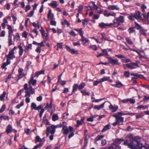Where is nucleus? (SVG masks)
Wrapping results in <instances>:
<instances>
[{
	"instance_id": "7ed1b4c3",
	"label": "nucleus",
	"mask_w": 149,
	"mask_h": 149,
	"mask_svg": "<svg viewBox=\"0 0 149 149\" xmlns=\"http://www.w3.org/2000/svg\"><path fill=\"white\" fill-rule=\"evenodd\" d=\"M24 88L25 90L26 93L25 96L30 97L31 94H33L35 93V90L33 88L31 85L28 86V84L27 83L25 84L24 85Z\"/></svg>"
},
{
	"instance_id": "338daca9",
	"label": "nucleus",
	"mask_w": 149,
	"mask_h": 149,
	"mask_svg": "<svg viewBox=\"0 0 149 149\" xmlns=\"http://www.w3.org/2000/svg\"><path fill=\"white\" fill-rule=\"evenodd\" d=\"M32 49V44H29L28 46H27V47L26 48V49L27 50H29V49Z\"/></svg>"
},
{
	"instance_id": "a878e982",
	"label": "nucleus",
	"mask_w": 149,
	"mask_h": 149,
	"mask_svg": "<svg viewBox=\"0 0 149 149\" xmlns=\"http://www.w3.org/2000/svg\"><path fill=\"white\" fill-rule=\"evenodd\" d=\"M148 108V106L147 105H140L138 106L137 107V109H146Z\"/></svg>"
},
{
	"instance_id": "0eeeda50",
	"label": "nucleus",
	"mask_w": 149,
	"mask_h": 149,
	"mask_svg": "<svg viewBox=\"0 0 149 149\" xmlns=\"http://www.w3.org/2000/svg\"><path fill=\"white\" fill-rule=\"evenodd\" d=\"M16 47H15L10 51L8 54L6 56L7 61H10V59L15 58V56L14 55V51Z\"/></svg>"
},
{
	"instance_id": "774afa93",
	"label": "nucleus",
	"mask_w": 149,
	"mask_h": 149,
	"mask_svg": "<svg viewBox=\"0 0 149 149\" xmlns=\"http://www.w3.org/2000/svg\"><path fill=\"white\" fill-rule=\"evenodd\" d=\"M148 100H149V96L147 95H145L143 97V101H145Z\"/></svg>"
},
{
	"instance_id": "c85d7f7f",
	"label": "nucleus",
	"mask_w": 149,
	"mask_h": 149,
	"mask_svg": "<svg viewBox=\"0 0 149 149\" xmlns=\"http://www.w3.org/2000/svg\"><path fill=\"white\" fill-rule=\"evenodd\" d=\"M18 47L19 50V55L22 56L23 53V49L21 45H19Z\"/></svg>"
},
{
	"instance_id": "69168bd1",
	"label": "nucleus",
	"mask_w": 149,
	"mask_h": 149,
	"mask_svg": "<svg viewBox=\"0 0 149 149\" xmlns=\"http://www.w3.org/2000/svg\"><path fill=\"white\" fill-rule=\"evenodd\" d=\"M69 34L70 35H71L73 36H76V34H75L74 32L72 31L69 32Z\"/></svg>"
},
{
	"instance_id": "f03ea898",
	"label": "nucleus",
	"mask_w": 149,
	"mask_h": 149,
	"mask_svg": "<svg viewBox=\"0 0 149 149\" xmlns=\"http://www.w3.org/2000/svg\"><path fill=\"white\" fill-rule=\"evenodd\" d=\"M124 17L120 16L118 18H115L113 21V23H110L109 24L104 23L103 22L99 24L100 27L102 28H104L107 26H110L113 25L116 27H118L121 24L124 22Z\"/></svg>"
},
{
	"instance_id": "603ef678",
	"label": "nucleus",
	"mask_w": 149,
	"mask_h": 149,
	"mask_svg": "<svg viewBox=\"0 0 149 149\" xmlns=\"http://www.w3.org/2000/svg\"><path fill=\"white\" fill-rule=\"evenodd\" d=\"M128 101L132 104H134L135 102V100L134 99L129 98Z\"/></svg>"
},
{
	"instance_id": "aec40b11",
	"label": "nucleus",
	"mask_w": 149,
	"mask_h": 149,
	"mask_svg": "<svg viewBox=\"0 0 149 149\" xmlns=\"http://www.w3.org/2000/svg\"><path fill=\"white\" fill-rule=\"evenodd\" d=\"M12 126L11 125H9L7 127V129L6 130V132L8 134L12 131Z\"/></svg>"
},
{
	"instance_id": "f8f14e48",
	"label": "nucleus",
	"mask_w": 149,
	"mask_h": 149,
	"mask_svg": "<svg viewBox=\"0 0 149 149\" xmlns=\"http://www.w3.org/2000/svg\"><path fill=\"white\" fill-rule=\"evenodd\" d=\"M109 109L112 110L113 112H116L118 109V106L114 105L113 106L111 104L109 106Z\"/></svg>"
},
{
	"instance_id": "2eb2a0df",
	"label": "nucleus",
	"mask_w": 149,
	"mask_h": 149,
	"mask_svg": "<svg viewBox=\"0 0 149 149\" xmlns=\"http://www.w3.org/2000/svg\"><path fill=\"white\" fill-rule=\"evenodd\" d=\"M47 18L50 20H52L53 19L54 15L52 13L51 10H49V11L47 15Z\"/></svg>"
},
{
	"instance_id": "a18cd8bd",
	"label": "nucleus",
	"mask_w": 149,
	"mask_h": 149,
	"mask_svg": "<svg viewBox=\"0 0 149 149\" xmlns=\"http://www.w3.org/2000/svg\"><path fill=\"white\" fill-rule=\"evenodd\" d=\"M85 86V84L84 83L82 82L78 86V89L79 90L82 89V88L84 87Z\"/></svg>"
},
{
	"instance_id": "ea45409f",
	"label": "nucleus",
	"mask_w": 149,
	"mask_h": 149,
	"mask_svg": "<svg viewBox=\"0 0 149 149\" xmlns=\"http://www.w3.org/2000/svg\"><path fill=\"white\" fill-rule=\"evenodd\" d=\"M24 104V102L23 101H22L19 104L17 105L16 107V108L17 109H19L20 108L23 106Z\"/></svg>"
},
{
	"instance_id": "de8ad7c7",
	"label": "nucleus",
	"mask_w": 149,
	"mask_h": 149,
	"mask_svg": "<svg viewBox=\"0 0 149 149\" xmlns=\"http://www.w3.org/2000/svg\"><path fill=\"white\" fill-rule=\"evenodd\" d=\"M135 27L137 29H141V26L136 22H135Z\"/></svg>"
},
{
	"instance_id": "4d7b16f0",
	"label": "nucleus",
	"mask_w": 149,
	"mask_h": 149,
	"mask_svg": "<svg viewBox=\"0 0 149 149\" xmlns=\"http://www.w3.org/2000/svg\"><path fill=\"white\" fill-rule=\"evenodd\" d=\"M24 76V74L23 73H19V74L18 75V77L19 79H20L22 77Z\"/></svg>"
},
{
	"instance_id": "cd10ccee",
	"label": "nucleus",
	"mask_w": 149,
	"mask_h": 149,
	"mask_svg": "<svg viewBox=\"0 0 149 149\" xmlns=\"http://www.w3.org/2000/svg\"><path fill=\"white\" fill-rule=\"evenodd\" d=\"M10 63V61H7V59L6 62L3 63L2 66V68L3 69L5 68L8 64H9Z\"/></svg>"
},
{
	"instance_id": "2f4dec72",
	"label": "nucleus",
	"mask_w": 149,
	"mask_h": 149,
	"mask_svg": "<svg viewBox=\"0 0 149 149\" xmlns=\"http://www.w3.org/2000/svg\"><path fill=\"white\" fill-rule=\"evenodd\" d=\"M81 40L84 44L86 43L89 41L88 39L85 38L84 36L81 38Z\"/></svg>"
},
{
	"instance_id": "0e129e2a",
	"label": "nucleus",
	"mask_w": 149,
	"mask_h": 149,
	"mask_svg": "<svg viewBox=\"0 0 149 149\" xmlns=\"http://www.w3.org/2000/svg\"><path fill=\"white\" fill-rule=\"evenodd\" d=\"M12 17L13 22V24H15V22L17 19V18L14 15H13L12 16Z\"/></svg>"
},
{
	"instance_id": "4c0bfd02",
	"label": "nucleus",
	"mask_w": 149,
	"mask_h": 149,
	"mask_svg": "<svg viewBox=\"0 0 149 149\" xmlns=\"http://www.w3.org/2000/svg\"><path fill=\"white\" fill-rule=\"evenodd\" d=\"M0 119L1 120H8L9 119V118L8 116H1Z\"/></svg>"
},
{
	"instance_id": "37998d69",
	"label": "nucleus",
	"mask_w": 149,
	"mask_h": 149,
	"mask_svg": "<svg viewBox=\"0 0 149 149\" xmlns=\"http://www.w3.org/2000/svg\"><path fill=\"white\" fill-rule=\"evenodd\" d=\"M58 82L59 83H60V84L62 85H64L65 84L66 81H62L61 79H58Z\"/></svg>"
},
{
	"instance_id": "b1692460",
	"label": "nucleus",
	"mask_w": 149,
	"mask_h": 149,
	"mask_svg": "<svg viewBox=\"0 0 149 149\" xmlns=\"http://www.w3.org/2000/svg\"><path fill=\"white\" fill-rule=\"evenodd\" d=\"M135 113H123L122 112H119L117 113V114H116V115H118L119 116H120L122 115H131L132 116L134 115Z\"/></svg>"
},
{
	"instance_id": "c03bdc74",
	"label": "nucleus",
	"mask_w": 149,
	"mask_h": 149,
	"mask_svg": "<svg viewBox=\"0 0 149 149\" xmlns=\"http://www.w3.org/2000/svg\"><path fill=\"white\" fill-rule=\"evenodd\" d=\"M96 117L95 116H93L92 117L88 118L87 120L88 121L93 122V118H95Z\"/></svg>"
},
{
	"instance_id": "7c9ffc66",
	"label": "nucleus",
	"mask_w": 149,
	"mask_h": 149,
	"mask_svg": "<svg viewBox=\"0 0 149 149\" xmlns=\"http://www.w3.org/2000/svg\"><path fill=\"white\" fill-rule=\"evenodd\" d=\"M78 88V85L77 84H74L73 86V91L72 92L74 93L77 90Z\"/></svg>"
},
{
	"instance_id": "6ab92c4d",
	"label": "nucleus",
	"mask_w": 149,
	"mask_h": 149,
	"mask_svg": "<svg viewBox=\"0 0 149 149\" xmlns=\"http://www.w3.org/2000/svg\"><path fill=\"white\" fill-rule=\"evenodd\" d=\"M116 84H112V86H115L117 88H120L122 87L123 86V84L119 81L116 82Z\"/></svg>"
},
{
	"instance_id": "79ce46f5",
	"label": "nucleus",
	"mask_w": 149,
	"mask_h": 149,
	"mask_svg": "<svg viewBox=\"0 0 149 149\" xmlns=\"http://www.w3.org/2000/svg\"><path fill=\"white\" fill-rule=\"evenodd\" d=\"M36 103L34 102H33L31 103V108L32 109L36 110Z\"/></svg>"
},
{
	"instance_id": "e433bc0d",
	"label": "nucleus",
	"mask_w": 149,
	"mask_h": 149,
	"mask_svg": "<svg viewBox=\"0 0 149 149\" xmlns=\"http://www.w3.org/2000/svg\"><path fill=\"white\" fill-rule=\"evenodd\" d=\"M102 36V38H101V40H108V39L106 38V36L104 33H102L101 34Z\"/></svg>"
},
{
	"instance_id": "c756f323",
	"label": "nucleus",
	"mask_w": 149,
	"mask_h": 149,
	"mask_svg": "<svg viewBox=\"0 0 149 149\" xmlns=\"http://www.w3.org/2000/svg\"><path fill=\"white\" fill-rule=\"evenodd\" d=\"M81 92L84 95H87L89 96V92H87L86 90H84L83 91L80 90Z\"/></svg>"
},
{
	"instance_id": "052dcab7",
	"label": "nucleus",
	"mask_w": 149,
	"mask_h": 149,
	"mask_svg": "<svg viewBox=\"0 0 149 149\" xmlns=\"http://www.w3.org/2000/svg\"><path fill=\"white\" fill-rule=\"evenodd\" d=\"M30 130L29 129L25 128L24 129L25 133L27 134L28 135L29 134Z\"/></svg>"
},
{
	"instance_id": "f704fd0d",
	"label": "nucleus",
	"mask_w": 149,
	"mask_h": 149,
	"mask_svg": "<svg viewBox=\"0 0 149 149\" xmlns=\"http://www.w3.org/2000/svg\"><path fill=\"white\" fill-rule=\"evenodd\" d=\"M58 116L56 114H54L52 117V120L54 121H55L58 120Z\"/></svg>"
},
{
	"instance_id": "9d476101",
	"label": "nucleus",
	"mask_w": 149,
	"mask_h": 149,
	"mask_svg": "<svg viewBox=\"0 0 149 149\" xmlns=\"http://www.w3.org/2000/svg\"><path fill=\"white\" fill-rule=\"evenodd\" d=\"M65 48L67 50L69 51L72 54H78V51L77 50H75L74 49L71 48L69 46L66 45Z\"/></svg>"
},
{
	"instance_id": "864d4df0",
	"label": "nucleus",
	"mask_w": 149,
	"mask_h": 149,
	"mask_svg": "<svg viewBox=\"0 0 149 149\" xmlns=\"http://www.w3.org/2000/svg\"><path fill=\"white\" fill-rule=\"evenodd\" d=\"M130 73L127 71H125L124 72V76L127 77H129L130 76Z\"/></svg>"
},
{
	"instance_id": "8fccbe9b",
	"label": "nucleus",
	"mask_w": 149,
	"mask_h": 149,
	"mask_svg": "<svg viewBox=\"0 0 149 149\" xmlns=\"http://www.w3.org/2000/svg\"><path fill=\"white\" fill-rule=\"evenodd\" d=\"M36 142H40V143H41L42 139L40 138L39 136H37L36 137Z\"/></svg>"
},
{
	"instance_id": "c9c22d12",
	"label": "nucleus",
	"mask_w": 149,
	"mask_h": 149,
	"mask_svg": "<svg viewBox=\"0 0 149 149\" xmlns=\"http://www.w3.org/2000/svg\"><path fill=\"white\" fill-rule=\"evenodd\" d=\"M6 95V93L5 92H4L3 94L0 96V100L2 101L4 100V97Z\"/></svg>"
},
{
	"instance_id": "e2e57ef3",
	"label": "nucleus",
	"mask_w": 149,
	"mask_h": 149,
	"mask_svg": "<svg viewBox=\"0 0 149 149\" xmlns=\"http://www.w3.org/2000/svg\"><path fill=\"white\" fill-rule=\"evenodd\" d=\"M99 83H101V82H100V79L99 81H94L93 83V84L94 86H97Z\"/></svg>"
},
{
	"instance_id": "4468645a",
	"label": "nucleus",
	"mask_w": 149,
	"mask_h": 149,
	"mask_svg": "<svg viewBox=\"0 0 149 149\" xmlns=\"http://www.w3.org/2000/svg\"><path fill=\"white\" fill-rule=\"evenodd\" d=\"M110 77H103L100 79V82L102 83L105 81H108L111 82H113L112 80L111 79H110Z\"/></svg>"
},
{
	"instance_id": "680f3d73",
	"label": "nucleus",
	"mask_w": 149,
	"mask_h": 149,
	"mask_svg": "<svg viewBox=\"0 0 149 149\" xmlns=\"http://www.w3.org/2000/svg\"><path fill=\"white\" fill-rule=\"evenodd\" d=\"M44 111V109H42L41 110V111H40V113L39 114V116L40 118H41L42 116V115Z\"/></svg>"
},
{
	"instance_id": "f3484780",
	"label": "nucleus",
	"mask_w": 149,
	"mask_h": 149,
	"mask_svg": "<svg viewBox=\"0 0 149 149\" xmlns=\"http://www.w3.org/2000/svg\"><path fill=\"white\" fill-rule=\"evenodd\" d=\"M105 103V102H104L100 105L95 106L93 108L94 109L98 110H100L101 109L103 108L104 107Z\"/></svg>"
},
{
	"instance_id": "dca6fc26",
	"label": "nucleus",
	"mask_w": 149,
	"mask_h": 149,
	"mask_svg": "<svg viewBox=\"0 0 149 149\" xmlns=\"http://www.w3.org/2000/svg\"><path fill=\"white\" fill-rule=\"evenodd\" d=\"M108 9L109 10H119V8L117 5H111L109 6L108 8Z\"/></svg>"
},
{
	"instance_id": "20e7f679",
	"label": "nucleus",
	"mask_w": 149,
	"mask_h": 149,
	"mask_svg": "<svg viewBox=\"0 0 149 149\" xmlns=\"http://www.w3.org/2000/svg\"><path fill=\"white\" fill-rule=\"evenodd\" d=\"M128 18L129 19L132 20H134L135 19L137 20H141L142 19L141 15V13L139 11H138L133 14H132L128 16Z\"/></svg>"
},
{
	"instance_id": "5fc2aeb1",
	"label": "nucleus",
	"mask_w": 149,
	"mask_h": 149,
	"mask_svg": "<svg viewBox=\"0 0 149 149\" xmlns=\"http://www.w3.org/2000/svg\"><path fill=\"white\" fill-rule=\"evenodd\" d=\"M43 144V143H40L39 144L35 146L33 149H37L39 147L42 146Z\"/></svg>"
},
{
	"instance_id": "72a5a7b5",
	"label": "nucleus",
	"mask_w": 149,
	"mask_h": 149,
	"mask_svg": "<svg viewBox=\"0 0 149 149\" xmlns=\"http://www.w3.org/2000/svg\"><path fill=\"white\" fill-rule=\"evenodd\" d=\"M13 35L8 36V44L9 46L12 44V37Z\"/></svg>"
},
{
	"instance_id": "4be33fe9",
	"label": "nucleus",
	"mask_w": 149,
	"mask_h": 149,
	"mask_svg": "<svg viewBox=\"0 0 149 149\" xmlns=\"http://www.w3.org/2000/svg\"><path fill=\"white\" fill-rule=\"evenodd\" d=\"M121 61L122 62L127 63L131 62V61L129 58H128L126 56H125L122 59Z\"/></svg>"
},
{
	"instance_id": "412c9836",
	"label": "nucleus",
	"mask_w": 149,
	"mask_h": 149,
	"mask_svg": "<svg viewBox=\"0 0 149 149\" xmlns=\"http://www.w3.org/2000/svg\"><path fill=\"white\" fill-rule=\"evenodd\" d=\"M49 5L53 8L56 7L58 6L57 2L56 1H52L49 4Z\"/></svg>"
},
{
	"instance_id": "6e6d98bb",
	"label": "nucleus",
	"mask_w": 149,
	"mask_h": 149,
	"mask_svg": "<svg viewBox=\"0 0 149 149\" xmlns=\"http://www.w3.org/2000/svg\"><path fill=\"white\" fill-rule=\"evenodd\" d=\"M35 51L37 52L40 53L41 51L40 47V46H38V47L36 49Z\"/></svg>"
},
{
	"instance_id": "473e14b6",
	"label": "nucleus",
	"mask_w": 149,
	"mask_h": 149,
	"mask_svg": "<svg viewBox=\"0 0 149 149\" xmlns=\"http://www.w3.org/2000/svg\"><path fill=\"white\" fill-rule=\"evenodd\" d=\"M104 136L103 135H98L96 137L95 139V140L96 141H98L100 140L103 139L104 138Z\"/></svg>"
},
{
	"instance_id": "a211bd4d",
	"label": "nucleus",
	"mask_w": 149,
	"mask_h": 149,
	"mask_svg": "<svg viewBox=\"0 0 149 149\" xmlns=\"http://www.w3.org/2000/svg\"><path fill=\"white\" fill-rule=\"evenodd\" d=\"M134 63H127L125 65V66L128 68L131 69L136 68L134 66Z\"/></svg>"
},
{
	"instance_id": "3c124183",
	"label": "nucleus",
	"mask_w": 149,
	"mask_h": 149,
	"mask_svg": "<svg viewBox=\"0 0 149 149\" xmlns=\"http://www.w3.org/2000/svg\"><path fill=\"white\" fill-rule=\"evenodd\" d=\"M27 35L28 33L26 31H24L22 33V37H24L25 38H27Z\"/></svg>"
},
{
	"instance_id": "5701e85b",
	"label": "nucleus",
	"mask_w": 149,
	"mask_h": 149,
	"mask_svg": "<svg viewBox=\"0 0 149 149\" xmlns=\"http://www.w3.org/2000/svg\"><path fill=\"white\" fill-rule=\"evenodd\" d=\"M44 70H41L39 71L36 72L35 74V76H36L37 77H38L39 75L41 74H44Z\"/></svg>"
},
{
	"instance_id": "58836bf2",
	"label": "nucleus",
	"mask_w": 149,
	"mask_h": 149,
	"mask_svg": "<svg viewBox=\"0 0 149 149\" xmlns=\"http://www.w3.org/2000/svg\"><path fill=\"white\" fill-rule=\"evenodd\" d=\"M128 31L130 33H131L135 32V29L134 27H130L128 29Z\"/></svg>"
},
{
	"instance_id": "ddd939ff",
	"label": "nucleus",
	"mask_w": 149,
	"mask_h": 149,
	"mask_svg": "<svg viewBox=\"0 0 149 149\" xmlns=\"http://www.w3.org/2000/svg\"><path fill=\"white\" fill-rule=\"evenodd\" d=\"M40 28L41 29H40V30L42 36L44 38H45V40L47 41V37H48L47 34V33H45V31L43 29L42 27H41Z\"/></svg>"
},
{
	"instance_id": "49530a36",
	"label": "nucleus",
	"mask_w": 149,
	"mask_h": 149,
	"mask_svg": "<svg viewBox=\"0 0 149 149\" xmlns=\"http://www.w3.org/2000/svg\"><path fill=\"white\" fill-rule=\"evenodd\" d=\"M46 40H44V41H42L40 43H39V45L38 46H40V47H43L45 46V45L44 44L45 43V42Z\"/></svg>"
},
{
	"instance_id": "393cba45",
	"label": "nucleus",
	"mask_w": 149,
	"mask_h": 149,
	"mask_svg": "<svg viewBox=\"0 0 149 149\" xmlns=\"http://www.w3.org/2000/svg\"><path fill=\"white\" fill-rule=\"evenodd\" d=\"M111 127V126L110 125H105L102 130V132H104L107 130H109Z\"/></svg>"
},
{
	"instance_id": "9b49d317",
	"label": "nucleus",
	"mask_w": 149,
	"mask_h": 149,
	"mask_svg": "<svg viewBox=\"0 0 149 149\" xmlns=\"http://www.w3.org/2000/svg\"><path fill=\"white\" fill-rule=\"evenodd\" d=\"M36 80L34 79L33 77L32 76L30 78L28 82V83L29 85H32L33 86H34L36 84Z\"/></svg>"
},
{
	"instance_id": "1a4fd4ad",
	"label": "nucleus",
	"mask_w": 149,
	"mask_h": 149,
	"mask_svg": "<svg viewBox=\"0 0 149 149\" xmlns=\"http://www.w3.org/2000/svg\"><path fill=\"white\" fill-rule=\"evenodd\" d=\"M113 116L116 118V120L118 122V124L120 125H122V123L120 124V123H122L124 121V118L120 116H119L118 115H114Z\"/></svg>"
},
{
	"instance_id": "bf43d9fd",
	"label": "nucleus",
	"mask_w": 149,
	"mask_h": 149,
	"mask_svg": "<svg viewBox=\"0 0 149 149\" xmlns=\"http://www.w3.org/2000/svg\"><path fill=\"white\" fill-rule=\"evenodd\" d=\"M89 48H92L93 50H96L97 48L96 46L95 45H93L89 47Z\"/></svg>"
},
{
	"instance_id": "a19ab883",
	"label": "nucleus",
	"mask_w": 149,
	"mask_h": 149,
	"mask_svg": "<svg viewBox=\"0 0 149 149\" xmlns=\"http://www.w3.org/2000/svg\"><path fill=\"white\" fill-rule=\"evenodd\" d=\"M84 118H82L80 120H77V124L78 125H81V124L84 122Z\"/></svg>"
},
{
	"instance_id": "423d86ee",
	"label": "nucleus",
	"mask_w": 149,
	"mask_h": 149,
	"mask_svg": "<svg viewBox=\"0 0 149 149\" xmlns=\"http://www.w3.org/2000/svg\"><path fill=\"white\" fill-rule=\"evenodd\" d=\"M57 128V126L55 125H52L51 127H48L46 130V135L48 136L49 133L53 134L55 132V129Z\"/></svg>"
},
{
	"instance_id": "13d9d810",
	"label": "nucleus",
	"mask_w": 149,
	"mask_h": 149,
	"mask_svg": "<svg viewBox=\"0 0 149 149\" xmlns=\"http://www.w3.org/2000/svg\"><path fill=\"white\" fill-rule=\"evenodd\" d=\"M141 8L143 12H145V9H146L147 7L146 5L144 4H143L141 6Z\"/></svg>"
},
{
	"instance_id": "6e6552de",
	"label": "nucleus",
	"mask_w": 149,
	"mask_h": 149,
	"mask_svg": "<svg viewBox=\"0 0 149 149\" xmlns=\"http://www.w3.org/2000/svg\"><path fill=\"white\" fill-rule=\"evenodd\" d=\"M107 58L109 59V62L111 64L113 65L116 64L118 65L120 64V63L118 62V60L114 59L111 57H107Z\"/></svg>"
},
{
	"instance_id": "bb28decb",
	"label": "nucleus",
	"mask_w": 149,
	"mask_h": 149,
	"mask_svg": "<svg viewBox=\"0 0 149 149\" xmlns=\"http://www.w3.org/2000/svg\"><path fill=\"white\" fill-rule=\"evenodd\" d=\"M8 36L13 35V31L12 27L10 25L8 26Z\"/></svg>"
},
{
	"instance_id": "39448f33",
	"label": "nucleus",
	"mask_w": 149,
	"mask_h": 149,
	"mask_svg": "<svg viewBox=\"0 0 149 149\" xmlns=\"http://www.w3.org/2000/svg\"><path fill=\"white\" fill-rule=\"evenodd\" d=\"M73 131V129L72 127L71 126H70L68 128H67V127L65 126H63V127L62 132L64 134L67 135L69 132H71L68 136V138L69 139L71 138L74 135V133L72 132Z\"/></svg>"
},
{
	"instance_id": "f257e3e1",
	"label": "nucleus",
	"mask_w": 149,
	"mask_h": 149,
	"mask_svg": "<svg viewBox=\"0 0 149 149\" xmlns=\"http://www.w3.org/2000/svg\"><path fill=\"white\" fill-rule=\"evenodd\" d=\"M124 144L128 146L131 149H149V145L146 144L143 145L139 141L133 140L130 142L128 140L124 141Z\"/></svg>"
},
{
	"instance_id": "09e8293b",
	"label": "nucleus",
	"mask_w": 149,
	"mask_h": 149,
	"mask_svg": "<svg viewBox=\"0 0 149 149\" xmlns=\"http://www.w3.org/2000/svg\"><path fill=\"white\" fill-rule=\"evenodd\" d=\"M6 109V105L5 104L3 105L1 109H0V112H3Z\"/></svg>"
}]
</instances>
